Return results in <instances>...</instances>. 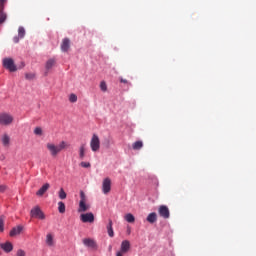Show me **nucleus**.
<instances>
[{
  "label": "nucleus",
  "mask_w": 256,
  "mask_h": 256,
  "mask_svg": "<svg viewBox=\"0 0 256 256\" xmlns=\"http://www.w3.org/2000/svg\"><path fill=\"white\" fill-rule=\"evenodd\" d=\"M125 255V252H123V250H120L116 253V256H123Z\"/></svg>",
  "instance_id": "nucleus-39"
},
{
  "label": "nucleus",
  "mask_w": 256,
  "mask_h": 256,
  "mask_svg": "<svg viewBox=\"0 0 256 256\" xmlns=\"http://www.w3.org/2000/svg\"><path fill=\"white\" fill-rule=\"evenodd\" d=\"M102 191L104 195H107L108 193L111 192V179L110 178H105L102 183Z\"/></svg>",
  "instance_id": "nucleus-10"
},
{
  "label": "nucleus",
  "mask_w": 256,
  "mask_h": 256,
  "mask_svg": "<svg viewBox=\"0 0 256 256\" xmlns=\"http://www.w3.org/2000/svg\"><path fill=\"white\" fill-rule=\"evenodd\" d=\"M49 187H51V185L49 183H45L37 192L36 195L38 197H43V195H45V193H47V191H49Z\"/></svg>",
  "instance_id": "nucleus-13"
},
{
  "label": "nucleus",
  "mask_w": 256,
  "mask_h": 256,
  "mask_svg": "<svg viewBox=\"0 0 256 256\" xmlns=\"http://www.w3.org/2000/svg\"><path fill=\"white\" fill-rule=\"evenodd\" d=\"M5 231V215L0 216V232Z\"/></svg>",
  "instance_id": "nucleus-24"
},
{
  "label": "nucleus",
  "mask_w": 256,
  "mask_h": 256,
  "mask_svg": "<svg viewBox=\"0 0 256 256\" xmlns=\"http://www.w3.org/2000/svg\"><path fill=\"white\" fill-rule=\"evenodd\" d=\"M82 243L85 245V247H88V249H91L92 251H97V249H99L97 242L92 238H84Z\"/></svg>",
  "instance_id": "nucleus-6"
},
{
  "label": "nucleus",
  "mask_w": 256,
  "mask_h": 256,
  "mask_svg": "<svg viewBox=\"0 0 256 256\" xmlns=\"http://www.w3.org/2000/svg\"><path fill=\"white\" fill-rule=\"evenodd\" d=\"M34 135H39V136L43 135V129L41 127H36L34 129Z\"/></svg>",
  "instance_id": "nucleus-28"
},
{
  "label": "nucleus",
  "mask_w": 256,
  "mask_h": 256,
  "mask_svg": "<svg viewBox=\"0 0 256 256\" xmlns=\"http://www.w3.org/2000/svg\"><path fill=\"white\" fill-rule=\"evenodd\" d=\"M18 37L20 39H23V37H25V28H23V27L18 28Z\"/></svg>",
  "instance_id": "nucleus-26"
},
{
  "label": "nucleus",
  "mask_w": 256,
  "mask_h": 256,
  "mask_svg": "<svg viewBox=\"0 0 256 256\" xmlns=\"http://www.w3.org/2000/svg\"><path fill=\"white\" fill-rule=\"evenodd\" d=\"M46 245H47L48 247H54V246H55V239H54L53 234L48 233V234L46 235Z\"/></svg>",
  "instance_id": "nucleus-16"
},
{
  "label": "nucleus",
  "mask_w": 256,
  "mask_h": 256,
  "mask_svg": "<svg viewBox=\"0 0 256 256\" xmlns=\"http://www.w3.org/2000/svg\"><path fill=\"white\" fill-rule=\"evenodd\" d=\"M27 255L25 250L23 249H18L17 252H16V256H25Z\"/></svg>",
  "instance_id": "nucleus-33"
},
{
  "label": "nucleus",
  "mask_w": 256,
  "mask_h": 256,
  "mask_svg": "<svg viewBox=\"0 0 256 256\" xmlns=\"http://www.w3.org/2000/svg\"><path fill=\"white\" fill-rule=\"evenodd\" d=\"M22 231H23V226L18 225L12 228V230L10 231V237H16V235H21Z\"/></svg>",
  "instance_id": "nucleus-15"
},
{
  "label": "nucleus",
  "mask_w": 256,
  "mask_h": 256,
  "mask_svg": "<svg viewBox=\"0 0 256 256\" xmlns=\"http://www.w3.org/2000/svg\"><path fill=\"white\" fill-rule=\"evenodd\" d=\"M58 211L59 213H65V203L58 202Z\"/></svg>",
  "instance_id": "nucleus-27"
},
{
  "label": "nucleus",
  "mask_w": 256,
  "mask_h": 256,
  "mask_svg": "<svg viewBox=\"0 0 256 256\" xmlns=\"http://www.w3.org/2000/svg\"><path fill=\"white\" fill-rule=\"evenodd\" d=\"M13 121H14L13 115L7 112L0 113V125L2 127H9V125H11Z\"/></svg>",
  "instance_id": "nucleus-3"
},
{
  "label": "nucleus",
  "mask_w": 256,
  "mask_h": 256,
  "mask_svg": "<svg viewBox=\"0 0 256 256\" xmlns=\"http://www.w3.org/2000/svg\"><path fill=\"white\" fill-rule=\"evenodd\" d=\"M7 0H0V9H5V3Z\"/></svg>",
  "instance_id": "nucleus-37"
},
{
  "label": "nucleus",
  "mask_w": 256,
  "mask_h": 256,
  "mask_svg": "<svg viewBox=\"0 0 256 256\" xmlns=\"http://www.w3.org/2000/svg\"><path fill=\"white\" fill-rule=\"evenodd\" d=\"M70 47H71V40H69V38H64L61 44V51H63V53H67Z\"/></svg>",
  "instance_id": "nucleus-11"
},
{
  "label": "nucleus",
  "mask_w": 256,
  "mask_h": 256,
  "mask_svg": "<svg viewBox=\"0 0 256 256\" xmlns=\"http://www.w3.org/2000/svg\"><path fill=\"white\" fill-rule=\"evenodd\" d=\"M11 143V137H9L7 134L2 135V144L4 147H9Z\"/></svg>",
  "instance_id": "nucleus-18"
},
{
  "label": "nucleus",
  "mask_w": 256,
  "mask_h": 256,
  "mask_svg": "<svg viewBox=\"0 0 256 256\" xmlns=\"http://www.w3.org/2000/svg\"><path fill=\"white\" fill-rule=\"evenodd\" d=\"M132 148L134 151H139L140 149H143V141L139 140L132 144Z\"/></svg>",
  "instance_id": "nucleus-19"
},
{
  "label": "nucleus",
  "mask_w": 256,
  "mask_h": 256,
  "mask_svg": "<svg viewBox=\"0 0 256 256\" xmlns=\"http://www.w3.org/2000/svg\"><path fill=\"white\" fill-rule=\"evenodd\" d=\"M59 199H67V193L63 188H61L58 192Z\"/></svg>",
  "instance_id": "nucleus-25"
},
{
  "label": "nucleus",
  "mask_w": 256,
  "mask_h": 256,
  "mask_svg": "<svg viewBox=\"0 0 256 256\" xmlns=\"http://www.w3.org/2000/svg\"><path fill=\"white\" fill-rule=\"evenodd\" d=\"M80 167H83L84 169H89L91 167V163L89 162H81Z\"/></svg>",
  "instance_id": "nucleus-31"
},
{
  "label": "nucleus",
  "mask_w": 256,
  "mask_h": 256,
  "mask_svg": "<svg viewBox=\"0 0 256 256\" xmlns=\"http://www.w3.org/2000/svg\"><path fill=\"white\" fill-rule=\"evenodd\" d=\"M80 220L82 223H94L95 222V215L93 212H88L85 214L80 215Z\"/></svg>",
  "instance_id": "nucleus-9"
},
{
  "label": "nucleus",
  "mask_w": 256,
  "mask_h": 256,
  "mask_svg": "<svg viewBox=\"0 0 256 256\" xmlns=\"http://www.w3.org/2000/svg\"><path fill=\"white\" fill-rule=\"evenodd\" d=\"M108 229H113V220L112 219H109V221H108L107 230Z\"/></svg>",
  "instance_id": "nucleus-34"
},
{
  "label": "nucleus",
  "mask_w": 256,
  "mask_h": 256,
  "mask_svg": "<svg viewBox=\"0 0 256 256\" xmlns=\"http://www.w3.org/2000/svg\"><path fill=\"white\" fill-rule=\"evenodd\" d=\"M158 213L162 219H169L171 217V212L169 211V207L165 205H161L158 208Z\"/></svg>",
  "instance_id": "nucleus-8"
},
{
  "label": "nucleus",
  "mask_w": 256,
  "mask_h": 256,
  "mask_svg": "<svg viewBox=\"0 0 256 256\" xmlns=\"http://www.w3.org/2000/svg\"><path fill=\"white\" fill-rule=\"evenodd\" d=\"M90 148L93 153H97L101 149V140L97 134H93L90 140Z\"/></svg>",
  "instance_id": "nucleus-4"
},
{
  "label": "nucleus",
  "mask_w": 256,
  "mask_h": 256,
  "mask_svg": "<svg viewBox=\"0 0 256 256\" xmlns=\"http://www.w3.org/2000/svg\"><path fill=\"white\" fill-rule=\"evenodd\" d=\"M69 101L70 103H77V96L75 94H70Z\"/></svg>",
  "instance_id": "nucleus-30"
},
{
  "label": "nucleus",
  "mask_w": 256,
  "mask_h": 256,
  "mask_svg": "<svg viewBox=\"0 0 256 256\" xmlns=\"http://www.w3.org/2000/svg\"><path fill=\"white\" fill-rule=\"evenodd\" d=\"M0 247L5 253H11V251H13V243L11 242L2 243Z\"/></svg>",
  "instance_id": "nucleus-14"
},
{
  "label": "nucleus",
  "mask_w": 256,
  "mask_h": 256,
  "mask_svg": "<svg viewBox=\"0 0 256 256\" xmlns=\"http://www.w3.org/2000/svg\"><path fill=\"white\" fill-rule=\"evenodd\" d=\"M85 151H86L85 144H82L79 147V159H85Z\"/></svg>",
  "instance_id": "nucleus-21"
},
{
  "label": "nucleus",
  "mask_w": 256,
  "mask_h": 256,
  "mask_svg": "<svg viewBox=\"0 0 256 256\" xmlns=\"http://www.w3.org/2000/svg\"><path fill=\"white\" fill-rule=\"evenodd\" d=\"M46 69L47 71H49V69H53V67H55V59L51 58L46 62Z\"/></svg>",
  "instance_id": "nucleus-20"
},
{
  "label": "nucleus",
  "mask_w": 256,
  "mask_h": 256,
  "mask_svg": "<svg viewBox=\"0 0 256 256\" xmlns=\"http://www.w3.org/2000/svg\"><path fill=\"white\" fill-rule=\"evenodd\" d=\"M109 250L111 251V246H110Z\"/></svg>",
  "instance_id": "nucleus-41"
},
{
  "label": "nucleus",
  "mask_w": 256,
  "mask_h": 256,
  "mask_svg": "<svg viewBox=\"0 0 256 256\" xmlns=\"http://www.w3.org/2000/svg\"><path fill=\"white\" fill-rule=\"evenodd\" d=\"M146 221H148V223H156L157 222V213L155 212H152L150 213L147 218H146Z\"/></svg>",
  "instance_id": "nucleus-17"
},
{
  "label": "nucleus",
  "mask_w": 256,
  "mask_h": 256,
  "mask_svg": "<svg viewBox=\"0 0 256 256\" xmlns=\"http://www.w3.org/2000/svg\"><path fill=\"white\" fill-rule=\"evenodd\" d=\"M100 89H101V91H107V83H105V81H102L101 83H100Z\"/></svg>",
  "instance_id": "nucleus-32"
},
{
  "label": "nucleus",
  "mask_w": 256,
  "mask_h": 256,
  "mask_svg": "<svg viewBox=\"0 0 256 256\" xmlns=\"http://www.w3.org/2000/svg\"><path fill=\"white\" fill-rule=\"evenodd\" d=\"M19 38H20V37L15 36V37L13 38L14 43H19Z\"/></svg>",
  "instance_id": "nucleus-40"
},
{
  "label": "nucleus",
  "mask_w": 256,
  "mask_h": 256,
  "mask_svg": "<svg viewBox=\"0 0 256 256\" xmlns=\"http://www.w3.org/2000/svg\"><path fill=\"white\" fill-rule=\"evenodd\" d=\"M125 221H127V223H135V216H133L131 213H128L125 215Z\"/></svg>",
  "instance_id": "nucleus-23"
},
{
  "label": "nucleus",
  "mask_w": 256,
  "mask_h": 256,
  "mask_svg": "<svg viewBox=\"0 0 256 256\" xmlns=\"http://www.w3.org/2000/svg\"><path fill=\"white\" fill-rule=\"evenodd\" d=\"M3 67L8 69L11 73H15V71H17V66L15 65V61H13V58H4Z\"/></svg>",
  "instance_id": "nucleus-5"
},
{
  "label": "nucleus",
  "mask_w": 256,
  "mask_h": 256,
  "mask_svg": "<svg viewBox=\"0 0 256 256\" xmlns=\"http://www.w3.org/2000/svg\"><path fill=\"white\" fill-rule=\"evenodd\" d=\"M68 147L69 145L65 141L60 142L59 145H55L53 143L46 144V149L49 150V153L52 157H57L60 151H63V149H67Z\"/></svg>",
  "instance_id": "nucleus-1"
},
{
  "label": "nucleus",
  "mask_w": 256,
  "mask_h": 256,
  "mask_svg": "<svg viewBox=\"0 0 256 256\" xmlns=\"http://www.w3.org/2000/svg\"><path fill=\"white\" fill-rule=\"evenodd\" d=\"M89 209H91V206L87 204V196L85 195V192L81 190L78 213H85V211H89Z\"/></svg>",
  "instance_id": "nucleus-2"
},
{
  "label": "nucleus",
  "mask_w": 256,
  "mask_h": 256,
  "mask_svg": "<svg viewBox=\"0 0 256 256\" xmlns=\"http://www.w3.org/2000/svg\"><path fill=\"white\" fill-rule=\"evenodd\" d=\"M108 235L109 237H115V232L113 231V228L112 229H108Z\"/></svg>",
  "instance_id": "nucleus-35"
},
{
  "label": "nucleus",
  "mask_w": 256,
  "mask_h": 256,
  "mask_svg": "<svg viewBox=\"0 0 256 256\" xmlns=\"http://www.w3.org/2000/svg\"><path fill=\"white\" fill-rule=\"evenodd\" d=\"M30 217L43 220L45 219V214L43 213V211H41V208H39V206H36L30 211Z\"/></svg>",
  "instance_id": "nucleus-7"
},
{
  "label": "nucleus",
  "mask_w": 256,
  "mask_h": 256,
  "mask_svg": "<svg viewBox=\"0 0 256 256\" xmlns=\"http://www.w3.org/2000/svg\"><path fill=\"white\" fill-rule=\"evenodd\" d=\"M25 79H27L28 81H32V79H35V74H33V73H26L25 74Z\"/></svg>",
  "instance_id": "nucleus-29"
},
{
  "label": "nucleus",
  "mask_w": 256,
  "mask_h": 256,
  "mask_svg": "<svg viewBox=\"0 0 256 256\" xmlns=\"http://www.w3.org/2000/svg\"><path fill=\"white\" fill-rule=\"evenodd\" d=\"M3 10L0 9V25H3V22L7 21V14Z\"/></svg>",
  "instance_id": "nucleus-22"
},
{
  "label": "nucleus",
  "mask_w": 256,
  "mask_h": 256,
  "mask_svg": "<svg viewBox=\"0 0 256 256\" xmlns=\"http://www.w3.org/2000/svg\"><path fill=\"white\" fill-rule=\"evenodd\" d=\"M120 83H124L126 85H131V83L127 79H124V78H120Z\"/></svg>",
  "instance_id": "nucleus-36"
},
{
  "label": "nucleus",
  "mask_w": 256,
  "mask_h": 256,
  "mask_svg": "<svg viewBox=\"0 0 256 256\" xmlns=\"http://www.w3.org/2000/svg\"><path fill=\"white\" fill-rule=\"evenodd\" d=\"M129 249H131V242H129V240L122 241L120 251H122V253H129Z\"/></svg>",
  "instance_id": "nucleus-12"
},
{
  "label": "nucleus",
  "mask_w": 256,
  "mask_h": 256,
  "mask_svg": "<svg viewBox=\"0 0 256 256\" xmlns=\"http://www.w3.org/2000/svg\"><path fill=\"white\" fill-rule=\"evenodd\" d=\"M7 189V186L0 185V193H5V190Z\"/></svg>",
  "instance_id": "nucleus-38"
}]
</instances>
